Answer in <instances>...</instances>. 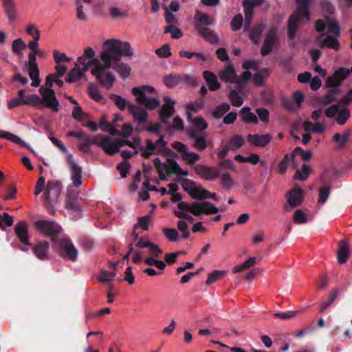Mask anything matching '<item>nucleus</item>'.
<instances>
[{"mask_svg":"<svg viewBox=\"0 0 352 352\" xmlns=\"http://www.w3.org/2000/svg\"><path fill=\"white\" fill-rule=\"evenodd\" d=\"M133 54L130 43L118 39H107L102 44L98 57L91 47L84 49L78 56L74 67L69 72L67 81L74 82L85 78L87 72L107 89H110L115 80V76L110 72L111 66L122 57H131Z\"/></svg>","mask_w":352,"mask_h":352,"instance_id":"f257e3e1","label":"nucleus"},{"mask_svg":"<svg viewBox=\"0 0 352 352\" xmlns=\"http://www.w3.org/2000/svg\"><path fill=\"white\" fill-rule=\"evenodd\" d=\"M166 188L168 194L172 195L171 201L177 206V210H175L174 213L178 218H184L190 220V222H193V218L188 213L197 217L201 214L209 215L217 214L219 211L218 208L208 201L189 204L182 201L181 196L176 192L178 187L175 184H168Z\"/></svg>","mask_w":352,"mask_h":352,"instance_id":"f03ea898","label":"nucleus"},{"mask_svg":"<svg viewBox=\"0 0 352 352\" xmlns=\"http://www.w3.org/2000/svg\"><path fill=\"white\" fill-rule=\"evenodd\" d=\"M93 143L101 147L107 154L113 155L118 153L120 148L124 146H129L133 151L124 150L121 152V156L124 159L131 157L142 151L143 155L144 147L140 144V138L138 136L132 138L131 141L124 139L111 138L107 135H97L93 140Z\"/></svg>","mask_w":352,"mask_h":352,"instance_id":"7ed1b4c3","label":"nucleus"},{"mask_svg":"<svg viewBox=\"0 0 352 352\" xmlns=\"http://www.w3.org/2000/svg\"><path fill=\"white\" fill-rule=\"evenodd\" d=\"M50 140L55 146L58 148L65 154L70 179L72 181L71 184L68 185L67 188L66 206L67 208H72V204L71 201L74 198V195L76 194V191L74 188H79L82 184V168L78 164H77L72 155L68 152L65 144L60 140L52 136L50 137Z\"/></svg>","mask_w":352,"mask_h":352,"instance_id":"20e7f679","label":"nucleus"},{"mask_svg":"<svg viewBox=\"0 0 352 352\" xmlns=\"http://www.w3.org/2000/svg\"><path fill=\"white\" fill-rule=\"evenodd\" d=\"M312 0H296V10L288 21V35L293 40L302 24L310 20L309 6Z\"/></svg>","mask_w":352,"mask_h":352,"instance_id":"39448f33","label":"nucleus"},{"mask_svg":"<svg viewBox=\"0 0 352 352\" xmlns=\"http://www.w3.org/2000/svg\"><path fill=\"white\" fill-rule=\"evenodd\" d=\"M133 238L134 246L138 248H148L147 254L148 256L144 259V263L149 266H155L157 268L163 270L166 267L165 263L161 261L157 260L160 256L162 254V250L160 247L151 242L147 236H138V234L135 232L132 233Z\"/></svg>","mask_w":352,"mask_h":352,"instance_id":"423d86ee","label":"nucleus"},{"mask_svg":"<svg viewBox=\"0 0 352 352\" xmlns=\"http://www.w3.org/2000/svg\"><path fill=\"white\" fill-rule=\"evenodd\" d=\"M325 21L322 20H318L316 23V29L318 32H323L326 27H327V33L334 36L329 35L324 39L321 41L320 46L322 47H328L335 50H339V43L337 39L340 34V26L331 16H324Z\"/></svg>","mask_w":352,"mask_h":352,"instance_id":"0eeeda50","label":"nucleus"},{"mask_svg":"<svg viewBox=\"0 0 352 352\" xmlns=\"http://www.w3.org/2000/svg\"><path fill=\"white\" fill-rule=\"evenodd\" d=\"M132 94L135 97L138 103L147 109H155L160 105V100L155 97L156 91L153 87H134L132 89Z\"/></svg>","mask_w":352,"mask_h":352,"instance_id":"6e6552de","label":"nucleus"},{"mask_svg":"<svg viewBox=\"0 0 352 352\" xmlns=\"http://www.w3.org/2000/svg\"><path fill=\"white\" fill-rule=\"evenodd\" d=\"M28 45L30 49V53L28 60L25 65V68L32 80L31 86L33 87H38L41 85V78L38 65L36 62V56L40 54L38 43L28 42Z\"/></svg>","mask_w":352,"mask_h":352,"instance_id":"1a4fd4ad","label":"nucleus"},{"mask_svg":"<svg viewBox=\"0 0 352 352\" xmlns=\"http://www.w3.org/2000/svg\"><path fill=\"white\" fill-rule=\"evenodd\" d=\"M348 100L333 104L324 111L325 116L333 119L338 124L343 125L351 116L349 109L346 105Z\"/></svg>","mask_w":352,"mask_h":352,"instance_id":"9d476101","label":"nucleus"},{"mask_svg":"<svg viewBox=\"0 0 352 352\" xmlns=\"http://www.w3.org/2000/svg\"><path fill=\"white\" fill-rule=\"evenodd\" d=\"M62 192L61 184L56 180H49L45 188L43 199L45 205L53 208L58 202Z\"/></svg>","mask_w":352,"mask_h":352,"instance_id":"9b49d317","label":"nucleus"},{"mask_svg":"<svg viewBox=\"0 0 352 352\" xmlns=\"http://www.w3.org/2000/svg\"><path fill=\"white\" fill-rule=\"evenodd\" d=\"M182 186L184 190L195 199L204 200L209 198L216 199L215 194H212L201 186L197 185L192 180L188 179H184L182 182Z\"/></svg>","mask_w":352,"mask_h":352,"instance_id":"f8f14e48","label":"nucleus"},{"mask_svg":"<svg viewBox=\"0 0 352 352\" xmlns=\"http://www.w3.org/2000/svg\"><path fill=\"white\" fill-rule=\"evenodd\" d=\"M40 97L38 96V101L32 103V106H42L49 108L53 112H57L59 110V102L56 99L54 91L52 88L41 87L39 89Z\"/></svg>","mask_w":352,"mask_h":352,"instance_id":"ddd939ff","label":"nucleus"},{"mask_svg":"<svg viewBox=\"0 0 352 352\" xmlns=\"http://www.w3.org/2000/svg\"><path fill=\"white\" fill-rule=\"evenodd\" d=\"M154 164L157 167L161 179H165L166 177L170 173L180 176L188 175V170H183L179 164L173 160H168V164H166L161 163L160 160L158 158H156L154 160Z\"/></svg>","mask_w":352,"mask_h":352,"instance_id":"4468645a","label":"nucleus"},{"mask_svg":"<svg viewBox=\"0 0 352 352\" xmlns=\"http://www.w3.org/2000/svg\"><path fill=\"white\" fill-rule=\"evenodd\" d=\"M36 228L43 235L50 236L54 243L61 236V228L57 223L49 221H38L35 223Z\"/></svg>","mask_w":352,"mask_h":352,"instance_id":"2eb2a0df","label":"nucleus"},{"mask_svg":"<svg viewBox=\"0 0 352 352\" xmlns=\"http://www.w3.org/2000/svg\"><path fill=\"white\" fill-rule=\"evenodd\" d=\"M54 248L57 249L60 254L71 261H75L77 258L78 251L71 241L63 236L54 243Z\"/></svg>","mask_w":352,"mask_h":352,"instance_id":"dca6fc26","label":"nucleus"},{"mask_svg":"<svg viewBox=\"0 0 352 352\" xmlns=\"http://www.w3.org/2000/svg\"><path fill=\"white\" fill-rule=\"evenodd\" d=\"M29 89H21L18 91V98L12 99L8 102V107L10 109L14 108L16 107L26 104L32 105V103H35L38 101V96L36 94L25 95V92L30 91Z\"/></svg>","mask_w":352,"mask_h":352,"instance_id":"f3484780","label":"nucleus"},{"mask_svg":"<svg viewBox=\"0 0 352 352\" xmlns=\"http://www.w3.org/2000/svg\"><path fill=\"white\" fill-rule=\"evenodd\" d=\"M141 174L137 173L134 177L133 183L131 186V190H138L139 198L143 201H146L148 199L149 195L148 191H154L155 188L149 186L148 182L146 181L143 182L142 184Z\"/></svg>","mask_w":352,"mask_h":352,"instance_id":"a211bd4d","label":"nucleus"},{"mask_svg":"<svg viewBox=\"0 0 352 352\" xmlns=\"http://www.w3.org/2000/svg\"><path fill=\"white\" fill-rule=\"evenodd\" d=\"M304 197L303 190L298 186H296L292 190L287 194V204L285 209L287 211L292 210L294 208L298 207L302 202Z\"/></svg>","mask_w":352,"mask_h":352,"instance_id":"6ab92c4d","label":"nucleus"},{"mask_svg":"<svg viewBox=\"0 0 352 352\" xmlns=\"http://www.w3.org/2000/svg\"><path fill=\"white\" fill-rule=\"evenodd\" d=\"M277 32L278 30L276 28H273L267 32L261 50L263 56L270 54L276 47L278 40Z\"/></svg>","mask_w":352,"mask_h":352,"instance_id":"aec40b11","label":"nucleus"},{"mask_svg":"<svg viewBox=\"0 0 352 352\" xmlns=\"http://www.w3.org/2000/svg\"><path fill=\"white\" fill-rule=\"evenodd\" d=\"M350 74V70L344 67L337 69L332 76L329 77L327 83L329 87L336 88Z\"/></svg>","mask_w":352,"mask_h":352,"instance_id":"412c9836","label":"nucleus"},{"mask_svg":"<svg viewBox=\"0 0 352 352\" xmlns=\"http://www.w3.org/2000/svg\"><path fill=\"white\" fill-rule=\"evenodd\" d=\"M195 170L201 177L208 181L214 180L219 175V171L217 169L202 164L195 166Z\"/></svg>","mask_w":352,"mask_h":352,"instance_id":"4be33fe9","label":"nucleus"},{"mask_svg":"<svg viewBox=\"0 0 352 352\" xmlns=\"http://www.w3.org/2000/svg\"><path fill=\"white\" fill-rule=\"evenodd\" d=\"M263 0H245L243 2L245 12L244 31H247L250 25L251 17L252 15V8L260 6Z\"/></svg>","mask_w":352,"mask_h":352,"instance_id":"5701e85b","label":"nucleus"},{"mask_svg":"<svg viewBox=\"0 0 352 352\" xmlns=\"http://www.w3.org/2000/svg\"><path fill=\"white\" fill-rule=\"evenodd\" d=\"M128 109L130 113L133 116L134 121L138 124L146 121L148 118V113L144 109L138 105L129 104Z\"/></svg>","mask_w":352,"mask_h":352,"instance_id":"b1692460","label":"nucleus"},{"mask_svg":"<svg viewBox=\"0 0 352 352\" xmlns=\"http://www.w3.org/2000/svg\"><path fill=\"white\" fill-rule=\"evenodd\" d=\"M35 256L41 261L49 258V243L47 241H39L33 247Z\"/></svg>","mask_w":352,"mask_h":352,"instance_id":"393cba45","label":"nucleus"},{"mask_svg":"<svg viewBox=\"0 0 352 352\" xmlns=\"http://www.w3.org/2000/svg\"><path fill=\"white\" fill-rule=\"evenodd\" d=\"M174 104L175 102L170 98H164V104L162 107L160 113V119L163 122L167 123L168 118L175 113Z\"/></svg>","mask_w":352,"mask_h":352,"instance_id":"a878e982","label":"nucleus"},{"mask_svg":"<svg viewBox=\"0 0 352 352\" xmlns=\"http://www.w3.org/2000/svg\"><path fill=\"white\" fill-rule=\"evenodd\" d=\"M248 142L253 146L263 147L266 146L272 140V136L269 134L265 135H248Z\"/></svg>","mask_w":352,"mask_h":352,"instance_id":"bb28decb","label":"nucleus"},{"mask_svg":"<svg viewBox=\"0 0 352 352\" xmlns=\"http://www.w3.org/2000/svg\"><path fill=\"white\" fill-rule=\"evenodd\" d=\"M166 143L163 140V137L160 136V138L156 141L155 143L148 140L146 148H144L143 155L148 156L156 153L161 151V149L165 146Z\"/></svg>","mask_w":352,"mask_h":352,"instance_id":"cd10ccee","label":"nucleus"},{"mask_svg":"<svg viewBox=\"0 0 352 352\" xmlns=\"http://www.w3.org/2000/svg\"><path fill=\"white\" fill-rule=\"evenodd\" d=\"M166 143L163 140V137L160 136V138L156 141L155 143L148 140L146 148H144L143 155L148 156L156 153L161 151V149L165 146Z\"/></svg>","mask_w":352,"mask_h":352,"instance_id":"c85d7f7f","label":"nucleus"},{"mask_svg":"<svg viewBox=\"0 0 352 352\" xmlns=\"http://www.w3.org/2000/svg\"><path fill=\"white\" fill-rule=\"evenodd\" d=\"M8 22L12 23L17 18L14 0H1Z\"/></svg>","mask_w":352,"mask_h":352,"instance_id":"c756f323","label":"nucleus"},{"mask_svg":"<svg viewBox=\"0 0 352 352\" xmlns=\"http://www.w3.org/2000/svg\"><path fill=\"white\" fill-rule=\"evenodd\" d=\"M219 76L221 80L235 84L236 74L232 65L226 66L223 69L219 72Z\"/></svg>","mask_w":352,"mask_h":352,"instance_id":"7c9ffc66","label":"nucleus"},{"mask_svg":"<svg viewBox=\"0 0 352 352\" xmlns=\"http://www.w3.org/2000/svg\"><path fill=\"white\" fill-rule=\"evenodd\" d=\"M15 232L19 240L25 245H30L29 236L28 235V224L21 221L15 227Z\"/></svg>","mask_w":352,"mask_h":352,"instance_id":"2f4dec72","label":"nucleus"},{"mask_svg":"<svg viewBox=\"0 0 352 352\" xmlns=\"http://www.w3.org/2000/svg\"><path fill=\"white\" fill-rule=\"evenodd\" d=\"M203 76L210 91H214L220 88L221 85L217 76L213 73L209 71H205L203 73Z\"/></svg>","mask_w":352,"mask_h":352,"instance_id":"473e14b6","label":"nucleus"},{"mask_svg":"<svg viewBox=\"0 0 352 352\" xmlns=\"http://www.w3.org/2000/svg\"><path fill=\"white\" fill-rule=\"evenodd\" d=\"M228 274L226 270H213L208 274L206 284L212 285L215 282L223 278Z\"/></svg>","mask_w":352,"mask_h":352,"instance_id":"72a5a7b5","label":"nucleus"},{"mask_svg":"<svg viewBox=\"0 0 352 352\" xmlns=\"http://www.w3.org/2000/svg\"><path fill=\"white\" fill-rule=\"evenodd\" d=\"M256 262V257H250L248 259H246L243 263L234 266L232 271L233 273H240L243 272L245 270H248L253 266L255 265Z\"/></svg>","mask_w":352,"mask_h":352,"instance_id":"f704fd0d","label":"nucleus"},{"mask_svg":"<svg viewBox=\"0 0 352 352\" xmlns=\"http://www.w3.org/2000/svg\"><path fill=\"white\" fill-rule=\"evenodd\" d=\"M270 76V70L264 68L258 71L252 77L254 83L257 86L263 85L264 80Z\"/></svg>","mask_w":352,"mask_h":352,"instance_id":"c9c22d12","label":"nucleus"},{"mask_svg":"<svg viewBox=\"0 0 352 352\" xmlns=\"http://www.w3.org/2000/svg\"><path fill=\"white\" fill-rule=\"evenodd\" d=\"M349 256V246L344 241H341L339 245L338 252V261L340 264L344 263Z\"/></svg>","mask_w":352,"mask_h":352,"instance_id":"e433bc0d","label":"nucleus"},{"mask_svg":"<svg viewBox=\"0 0 352 352\" xmlns=\"http://www.w3.org/2000/svg\"><path fill=\"white\" fill-rule=\"evenodd\" d=\"M188 135L195 140L194 146L199 150H204L206 148V143L205 139L202 137H198V134L190 129L187 130Z\"/></svg>","mask_w":352,"mask_h":352,"instance_id":"4c0bfd02","label":"nucleus"},{"mask_svg":"<svg viewBox=\"0 0 352 352\" xmlns=\"http://www.w3.org/2000/svg\"><path fill=\"white\" fill-rule=\"evenodd\" d=\"M293 221L296 224H305L310 221L309 216L302 210H296L293 215Z\"/></svg>","mask_w":352,"mask_h":352,"instance_id":"58836bf2","label":"nucleus"},{"mask_svg":"<svg viewBox=\"0 0 352 352\" xmlns=\"http://www.w3.org/2000/svg\"><path fill=\"white\" fill-rule=\"evenodd\" d=\"M241 120L247 123L256 124L258 122L256 116L250 111L248 107H244L241 110Z\"/></svg>","mask_w":352,"mask_h":352,"instance_id":"ea45409f","label":"nucleus"},{"mask_svg":"<svg viewBox=\"0 0 352 352\" xmlns=\"http://www.w3.org/2000/svg\"><path fill=\"white\" fill-rule=\"evenodd\" d=\"M116 272H107L104 270H100L97 275L98 280L101 283H110L116 276Z\"/></svg>","mask_w":352,"mask_h":352,"instance_id":"a19ab883","label":"nucleus"},{"mask_svg":"<svg viewBox=\"0 0 352 352\" xmlns=\"http://www.w3.org/2000/svg\"><path fill=\"white\" fill-rule=\"evenodd\" d=\"M264 28L265 25L260 23L251 29L249 36L252 42L257 43L259 41L261 34Z\"/></svg>","mask_w":352,"mask_h":352,"instance_id":"79ce46f5","label":"nucleus"},{"mask_svg":"<svg viewBox=\"0 0 352 352\" xmlns=\"http://www.w3.org/2000/svg\"><path fill=\"white\" fill-rule=\"evenodd\" d=\"M25 47L26 45L21 38L13 41L12 43V52L18 56H21L23 54V51L25 49Z\"/></svg>","mask_w":352,"mask_h":352,"instance_id":"37998d69","label":"nucleus"},{"mask_svg":"<svg viewBox=\"0 0 352 352\" xmlns=\"http://www.w3.org/2000/svg\"><path fill=\"white\" fill-rule=\"evenodd\" d=\"M351 133L349 131H345L344 133H336L333 136V140L338 145L339 147H342L347 142Z\"/></svg>","mask_w":352,"mask_h":352,"instance_id":"c03bdc74","label":"nucleus"},{"mask_svg":"<svg viewBox=\"0 0 352 352\" xmlns=\"http://www.w3.org/2000/svg\"><path fill=\"white\" fill-rule=\"evenodd\" d=\"M243 138L239 135H234L227 144L230 150L236 151L243 144Z\"/></svg>","mask_w":352,"mask_h":352,"instance_id":"a18cd8bd","label":"nucleus"},{"mask_svg":"<svg viewBox=\"0 0 352 352\" xmlns=\"http://www.w3.org/2000/svg\"><path fill=\"white\" fill-rule=\"evenodd\" d=\"M0 138L9 140L11 142L17 143L21 146H26V143L21 140L19 137L9 132L0 131Z\"/></svg>","mask_w":352,"mask_h":352,"instance_id":"49530a36","label":"nucleus"},{"mask_svg":"<svg viewBox=\"0 0 352 352\" xmlns=\"http://www.w3.org/2000/svg\"><path fill=\"white\" fill-rule=\"evenodd\" d=\"M192 124L193 129L191 130L196 132L197 133V131H201L208 127V124H206L205 120L201 117L194 118L192 120Z\"/></svg>","mask_w":352,"mask_h":352,"instance_id":"de8ad7c7","label":"nucleus"},{"mask_svg":"<svg viewBox=\"0 0 352 352\" xmlns=\"http://www.w3.org/2000/svg\"><path fill=\"white\" fill-rule=\"evenodd\" d=\"M311 171L310 167L304 164L301 170H297L295 175V179L300 181H305L307 179Z\"/></svg>","mask_w":352,"mask_h":352,"instance_id":"09e8293b","label":"nucleus"},{"mask_svg":"<svg viewBox=\"0 0 352 352\" xmlns=\"http://www.w3.org/2000/svg\"><path fill=\"white\" fill-rule=\"evenodd\" d=\"M76 17L78 20L85 21L87 20V15L86 13V10L83 5L82 4L80 0H76Z\"/></svg>","mask_w":352,"mask_h":352,"instance_id":"8fccbe9b","label":"nucleus"},{"mask_svg":"<svg viewBox=\"0 0 352 352\" xmlns=\"http://www.w3.org/2000/svg\"><path fill=\"white\" fill-rule=\"evenodd\" d=\"M221 184L225 189H231L234 186L232 177L228 173H223L220 177Z\"/></svg>","mask_w":352,"mask_h":352,"instance_id":"3c124183","label":"nucleus"},{"mask_svg":"<svg viewBox=\"0 0 352 352\" xmlns=\"http://www.w3.org/2000/svg\"><path fill=\"white\" fill-rule=\"evenodd\" d=\"M319 199L318 203L323 205L328 199L330 195V187L327 185H324L320 187L318 190Z\"/></svg>","mask_w":352,"mask_h":352,"instance_id":"603ef678","label":"nucleus"},{"mask_svg":"<svg viewBox=\"0 0 352 352\" xmlns=\"http://www.w3.org/2000/svg\"><path fill=\"white\" fill-rule=\"evenodd\" d=\"M182 159L188 164H192L199 160V155L193 152L186 151L182 153Z\"/></svg>","mask_w":352,"mask_h":352,"instance_id":"864d4df0","label":"nucleus"},{"mask_svg":"<svg viewBox=\"0 0 352 352\" xmlns=\"http://www.w3.org/2000/svg\"><path fill=\"white\" fill-rule=\"evenodd\" d=\"M115 69L122 78L128 77L131 73L130 67L127 64L122 63L117 64Z\"/></svg>","mask_w":352,"mask_h":352,"instance_id":"5fc2aeb1","label":"nucleus"},{"mask_svg":"<svg viewBox=\"0 0 352 352\" xmlns=\"http://www.w3.org/2000/svg\"><path fill=\"white\" fill-rule=\"evenodd\" d=\"M181 78L175 74H170L164 78V84L168 87H174L179 84Z\"/></svg>","mask_w":352,"mask_h":352,"instance_id":"6e6d98bb","label":"nucleus"},{"mask_svg":"<svg viewBox=\"0 0 352 352\" xmlns=\"http://www.w3.org/2000/svg\"><path fill=\"white\" fill-rule=\"evenodd\" d=\"M195 19L201 25H210L213 21L212 17H210L201 12H197V13L195 14Z\"/></svg>","mask_w":352,"mask_h":352,"instance_id":"4d7b16f0","label":"nucleus"},{"mask_svg":"<svg viewBox=\"0 0 352 352\" xmlns=\"http://www.w3.org/2000/svg\"><path fill=\"white\" fill-rule=\"evenodd\" d=\"M229 109L230 105L227 103H223L214 109L212 111V114L214 118H219L223 116L226 112H228Z\"/></svg>","mask_w":352,"mask_h":352,"instance_id":"13d9d810","label":"nucleus"},{"mask_svg":"<svg viewBox=\"0 0 352 352\" xmlns=\"http://www.w3.org/2000/svg\"><path fill=\"white\" fill-rule=\"evenodd\" d=\"M110 98L114 102L118 108L122 111L126 108L128 104L124 98L116 94L111 95Z\"/></svg>","mask_w":352,"mask_h":352,"instance_id":"bf43d9fd","label":"nucleus"},{"mask_svg":"<svg viewBox=\"0 0 352 352\" xmlns=\"http://www.w3.org/2000/svg\"><path fill=\"white\" fill-rule=\"evenodd\" d=\"M182 219L184 220H180L177 222V227L178 230L182 232V237L186 239L190 236V233L187 230L188 224H187L186 221H185V220L188 221V219H186L184 218H182ZM188 221L190 223H191L190 220H188Z\"/></svg>","mask_w":352,"mask_h":352,"instance_id":"052dcab7","label":"nucleus"},{"mask_svg":"<svg viewBox=\"0 0 352 352\" xmlns=\"http://www.w3.org/2000/svg\"><path fill=\"white\" fill-rule=\"evenodd\" d=\"M336 92L335 90H332L328 92L326 95H324L322 98H320V104L325 106L336 100Z\"/></svg>","mask_w":352,"mask_h":352,"instance_id":"680f3d73","label":"nucleus"},{"mask_svg":"<svg viewBox=\"0 0 352 352\" xmlns=\"http://www.w3.org/2000/svg\"><path fill=\"white\" fill-rule=\"evenodd\" d=\"M54 62L56 64H60L63 62H69L71 58L67 57L65 53H61L57 50H54L53 52Z\"/></svg>","mask_w":352,"mask_h":352,"instance_id":"e2e57ef3","label":"nucleus"},{"mask_svg":"<svg viewBox=\"0 0 352 352\" xmlns=\"http://www.w3.org/2000/svg\"><path fill=\"white\" fill-rule=\"evenodd\" d=\"M252 74L250 72H244L239 76L236 75V79L235 80V84H237L240 86L245 85L248 81L251 78Z\"/></svg>","mask_w":352,"mask_h":352,"instance_id":"0e129e2a","label":"nucleus"},{"mask_svg":"<svg viewBox=\"0 0 352 352\" xmlns=\"http://www.w3.org/2000/svg\"><path fill=\"white\" fill-rule=\"evenodd\" d=\"M293 157V155H292L291 156L285 155L284 157V158L279 163L278 166V170L280 173H284L287 170L289 161L292 160Z\"/></svg>","mask_w":352,"mask_h":352,"instance_id":"69168bd1","label":"nucleus"},{"mask_svg":"<svg viewBox=\"0 0 352 352\" xmlns=\"http://www.w3.org/2000/svg\"><path fill=\"white\" fill-rule=\"evenodd\" d=\"M164 32L165 33H168V32L170 33L171 36L175 39L181 38L183 35L181 30H179V28L175 27V26H172V25L167 26L164 30Z\"/></svg>","mask_w":352,"mask_h":352,"instance_id":"338daca9","label":"nucleus"},{"mask_svg":"<svg viewBox=\"0 0 352 352\" xmlns=\"http://www.w3.org/2000/svg\"><path fill=\"white\" fill-rule=\"evenodd\" d=\"M294 154L300 155L302 160L304 161L309 160L312 156V153L310 151H304L300 147H296L294 151Z\"/></svg>","mask_w":352,"mask_h":352,"instance_id":"774afa93","label":"nucleus"}]
</instances>
